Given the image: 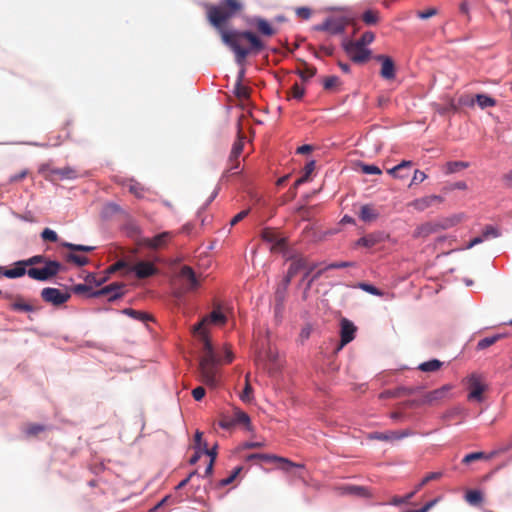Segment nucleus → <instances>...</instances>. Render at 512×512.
<instances>
[{"mask_svg":"<svg viewBox=\"0 0 512 512\" xmlns=\"http://www.w3.org/2000/svg\"><path fill=\"white\" fill-rule=\"evenodd\" d=\"M243 3L240 0H220L217 5L208 7L210 24L221 35L223 43L235 54V60L242 65L249 54H258L265 48L263 41L251 31L227 30L225 24L240 13Z\"/></svg>","mask_w":512,"mask_h":512,"instance_id":"f257e3e1","label":"nucleus"},{"mask_svg":"<svg viewBox=\"0 0 512 512\" xmlns=\"http://www.w3.org/2000/svg\"><path fill=\"white\" fill-rule=\"evenodd\" d=\"M221 362L220 359H200L199 373L201 381L211 388H216L219 384V370L217 365Z\"/></svg>","mask_w":512,"mask_h":512,"instance_id":"f03ea898","label":"nucleus"},{"mask_svg":"<svg viewBox=\"0 0 512 512\" xmlns=\"http://www.w3.org/2000/svg\"><path fill=\"white\" fill-rule=\"evenodd\" d=\"M62 269V264L55 260L47 261L43 267H31L27 275L37 281H47L56 276Z\"/></svg>","mask_w":512,"mask_h":512,"instance_id":"7ed1b4c3","label":"nucleus"},{"mask_svg":"<svg viewBox=\"0 0 512 512\" xmlns=\"http://www.w3.org/2000/svg\"><path fill=\"white\" fill-rule=\"evenodd\" d=\"M343 49L348 57L357 64H363L367 62L371 57V50L358 44L355 41H344Z\"/></svg>","mask_w":512,"mask_h":512,"instance_id":"20e7f679","label":"nucleus"},{"mask_svg":"<svg viewBox=\"0 0 512 512\" xmlns=\"http://www.w3.org/2000/svg\"><path fill=\"white\" fill-rule=\"evenodd\" d=\"M349 23L350 19L345 16H333L327 18L322 24L315 26V29L337 35L343 33Z\"/></svg>","mask_w":512,"mask_h":512,"instance_id":"39448f33","label":"nucleus"},{"mask_svg":"<svg viewBox=\"0 0 512 512\" xmlns=\"http://www.w3.org/2000/svg\"><path fill=\"white\" fill-rule=\"evenodd\" d=\"M262 460L265 462H278L280 464V468L283 471L289 472L292 468H304V465L294 463L287 458L279 457L271 454H263V453H253L246 457L247 461L253 460Z\"/></svg>","mask_w":512,"mask_h":512,"instance_id":"423d86ee","label":"nucleus"},{"mask_svg":"<svg viewBox=\"0 0 512 512\" xmlns=\"http://www.w3.org/2000/svg\"><path fill=\"white\" fill-rule=\"evenodd\" d=\"M454 225V222L446 220L444 223L439 222H426L416 227L413 232V238L415 239H425L429 237L431 234L437 233L440 230L447 229Z\"/></svg>","mask_w":512,"mask_h":512,"instance_id":"0eeeda50","label":"nucleus"},{"mask_svg":"<svg viewBox=\"0 0 512 512\" xmlns=\"http://www.w3.org/2000/svg\"><path fill=\"white\" fill-rule=\"evenodd\" d=\"M69 292H63L57 288L46 287L41 290V298L44 302L54 306H61L70 299Z\"/></svg>","mask_w":512,"mask_h":512,"instance_id":"6e6552de","label":"nucleus"},{"mask_svg":"<svg viewBox=\"0 0 512 512\" xmlns=\"http://www.w3.org/2000/svg\"><path fill=\"white\" fill-rule=\"evenodd\" d=\"M450 389L451 387L449 385H444L441 388L427 392L421 397V399L414 400L412 404L417 406L435 405L447 397V393Z\"/></svg>","mask_w":512,"mask_h":512,"instance_id":"1a4fd4ad","label":"nucleus"},{"mask_svg":"<svg viewBox=\"0 0 512 512\" xmlns=\"http://www.w3.org/2000/svg\"><path fill=\"white\" fill-rule=\"evenodd\" d=\"M3 298L11 301L9 308L13 311L30 313L38 310V307H36L31 302L26 301L22 295L4 293Z\"/></svg>","mask_w":512,"mask_h":512,"instance_id":"9d476101","label":"nucleus"},{"mask_svg":"<svg viewBox=\"0 0 512 512\" xmlns=\"http://www.w3.org/2000/svg\"><path fill=\"white\" fill-rule=\"evenodd\" d=\"M468 389L470 391L468 399L481 402L483 401V393L487 389V386L484 384L480 375L472 374L468 378Z\"/></svg>","mask_w":512,"mask_h":512,"instance_id":"9b49d317","label":"nucleus"},{"mask_svg":"<svg viewBox=\"0 0 512 512\" xmlns=\"http://www.w3.org/2000/svg\"><path fill=\"white\" fill-rule=\"evenodd\" d=\"M125 285L123 283L114 282L99 290L91 292L89 297L98 298L101 296H108L109 301H114L123 295Z\"/></svg>","mask_w":512,"mask_h":512,"instance_id":"f8f14e48","label":"nucleus"},{"mask_svg":"<svg viewBox=\"0 0 512 512\" xmlns=\"http://www.w3.org/2000/svg\"><path fill=\"white\" fill-rule=\"evenodd\" d=\"M316 263L309 264L304 257H292L291 264L288 268L289 276H295L300 270L305 269L306 272L303 275L302 282H304L310 275V273L317 268Z\"/></svg>","mask_w":512,"mask_h":512,"instance_id":"ddd939ff","label":"nucleus"},{"mask_svg":"<svg viewBox=\"0 0 512 512\" xmlns=\"http://www.w3.org/2000/svg\"><path fill=\"white\" fill-rule=\"evenodd\" d=\"M261 236L264 241L273 244L271 248V251L273 252L282 251L286 247V239L284 237H280L275 229L265 228L263 229Z\"/></svg>","mask_w":512,"mask_h":512,"instance_id":"4468645a","label":"nucleus"},{"mask_svg":"<svg viewBox=\"0 0 512 512\" xmlns=\"http://www.w3.org/2000/svg\"><path fill=\"white\" fill-rule=\"evenodd\" d=\"M340 347L347 345L355 338V333L357 331V327L350 320L343 318L340 322Z\"/></svg>","mask_w":512,"mask_h":512,"instance_id":"2eb2a0df","label":"nucleus"},{"mask_svg":"<svg viewBox=\"0 0 512 512\" xmlns=\"http://www.w3.org/2000/svg\"><path fill=\"white\" fill-rule=\"evenodd\" d=\"M129 271H133L137 278L144 279L155 275L157 273V268L151 262L140 261L131 266Z\"/></svg>","mask_w":512,"mask_h":512,"instance_id":"dca6fc26","label":"nucleus"},{"mask_svg":"<svg viewBox=\"0 0 512 512\" xmlns=\"http://www.w3.org/2000/svg\"><path fill=\"white\" fill-rule=\"evenodd\" d=\"M376 60L381 62L380 75L385 80H393L395 78V64L391 57L386 55L376 56Z\"/></svg>","mask_w":512,"mask_h":512,"instance_id":"f3484780","label":"nucleus"},{"mask_svg":"<svg viewBox=\"0 0 512 512\" xmlns=\"http://www.w3.org/2000/svg\"><path fill=\"white\" fill-rule=\"evenodd\" d=\"M386 238L387 235L384 232H373L358 239L356 245L363 246L366 248H372L377 244L384 242Z\"/></svg>","mask_w":512,"mask_h":512,"instance_id":"a211bd4d","label":"nucleus"},{"mask_svg":"<svg viewBox=\"0 0 512 512\" xmlns=\"http://www.w3.org/2000/svg\"><path fill=\"white\" fill-rule=\"evenodd\" d=\"M171 238V232H162L152 238L143 239V245L151 249H159L167 245Z\"/></svg>","mask_w":512,"mask_h":512,"instance_id":"6ab92c4d","label":"nucleus"},{"mask_svg":"<svg viewBox=\"0 0 512 512\" xmlns=\"http://www.w3.org/2000/svg\"><path fill=\"white\" fill-rule=\"evenodd\" d=\"M193 333L198 335L200 340L203 343V351L204 355L201 359H215L217 358L215 350L213 348V345L207 335V332L205 329H201L200 331H195V328L193 329Z\"/></svg>","mask_w":512,"mask_h":512,"instance_id":"aec40b11","label":"nucleus"},{"mask_svg":"<svg viewBox=\"0 0 512 512\" xmlns=\"http://www.w3.org/2000/svg\"><path fill=\"white\" fill-rule=\"evenodd\" d=\"M227 321L226 316L220 312L219 310H213L208 316L204 317L199 323L195 325V331H200L204 329V326L207 323H214L223 325Z\"/></svg>","mask_w":512,"mask_h":512,"instance_id":"412c9836","label":"nucleus"},{"mask_svg":"<svg viewBox=\"0 0 512 512\" xmlns=\"http://www.w3.org/2000/svg\"><path fill=\"white\" fill-rule=\"evenodd\" d=\"M412 166V161L403 160L398 165L394 166L391 169H388L387 172L394 178L406 179L410 175Z\"/></svg>","mask_w":512,"mask_h":512,"instance_id":"4be33fe9","label":"nucleus"},{"mask_svg":"<svg viewBox=\"0 0 512 512\" xmlns=\"http://www.w3.org/2000/svg\"><path fill=\"white\" fill-rule=\"evenodd\" d=\"M443 198L438 195H430L422 198H418L409 203V206L413 207L418 211H424L425 209L432 206L435 202L441 203Z\"/></svg>","mask_w":512,"mask_h":512,"instance_id":"5701e85b","label":"nucleus"},{"mask_svg":"<svg viewBox=\"0 0 512 512\" xmlns=\"http://www.w3.org/2000/svg\"><path fill=\"white\" fill-rule=\"evenodd\" d=\"M179 277L187 281L188 290H195L199 287V281L190 266H183L179 272Z\"/></svg>","mask_w":512,"mask_h":512,"instance_id":"b1692460","label":"nucleus"},{"mask_svg":"<svg viewBox=\"0 0 512 512\" xmlns=\"http://www.w3.org/2000/svg\"><path fill=\"white\" fill-rule=\"evenodd\" d=\"M25 263V260L17 261L13 268L4 269L3 275L9 279H15L24 276L28 271V266Z\"/></svg>","mask_w":512,"mask_h":512,"instance_id":"393cba45","label":"nucleus"},{"mask_svg":"<svg viewBox=\"0 0 512 512\" xmlns=\"http://www.w3.org/2000/svg\"><path fill=\"white\" fill-rule=\"evenodd\" d=\"M409 430L390 431L387 433L375 432L371 438L383 441L400 440L406 436L411 435Z\"/></svg>","mask_w":512,"mask_h":512,"instance_id":"a878e982","label":"nucleus"},{"mask_svg":"<svg viewBox=\"0 0 512 512\" xmlns=\"http://www.w3.org/2000/svg\"><path fill=\"white\" fill-rule=\"evenodd\" d=\"M379 216V211L373 205L365 204L360 208L359 218L364 222H373L377 220Z\"/></svg>","mask_w":512,"mask_h":512,"instance_id":"bb28decb","label":"nucleus"},{"mask_svg":"<svg viewBox=\"0 0 512 512\" xmlns=\"http://www.w3.org/2000/svg\"><path fill=\"white\" fill-rule=\"evenodd\" d=\"M253 24L257 31L264 36L271 37L276 33V30L271 26V24L263 18H255L253 20Z\"/></svg>","mask_w":512,"mask_h":512,"instance_id":"cd10ccee","label":"nucleus"},{"mask_svg":"<svg viewBox=\"0 0 512 512\" xmlns=\"http://www.w3.org/2000/svg\"><path fill=\"white\" fill-rule=\"evenodd\" d=\"M233 420L235 425L242 424L246 426L248 430L252 429L249 415L240 409L234 411Z\"/></svg>","mask_w":512,"mask_h":512,"instance_id":"c85d7f7f","label":"nucleus"},{"mask_svg":"<svg viewBox=\"0 0 512 512\" xmlns=\"http://www.w3.org/2000/svg\"><path fill=\"white\" fill-rule=\"evenodd\" d=\"M51 174L57 176L59 179H74L77 177V172L71 167L57 168L51 170Z\"/></svg>","mask_w":512,"mask_h":512,"instance_id":"c756f323","label":"nucleus"},{"mask_svg":"<svg viewBox=\"0 0 512 512\" xmlns=\"http://www.w3.org/2000/svg\"><path fill=\"white\" fill-rule=\"evenodd\" d=\"M286 291H287V287H284L282 285H279L275 291V301H276L275 313L276 314L280 313L283 309V303L285 301Z\"/></svg>","mask_w":512,"mask_h":512,"instance_id":"7c9ffc66","label":"nucleus"},{"mask_svg":"<svg viewBox=\"0 0 512 512\" xmlns=\"http://www.w3.org/2000/svg\"><path fill=\"white\" fill-rule=\"evenodd\" d=\"M315 169V161H309L304 167V174L294 182V188H298L309 180L311 173Z\"/></svg>","mask_w":512,"mask_h":512,"instance_id":"2f4dec72","label":"nucleus"},{"mask_svg":"<svg viewBox=\"0 0 512 512\" xmlns=\"http://www.w3.org/2000/svg\"><path fill=\"white\" fill-rule=\"evenodd\" d=\"M123 313L133 319L146 322L148 320H152V316L143 311L134 310L131 308H126L123 310Z\"/></svg>","mask_w":512,"mask_h":512,"instance_id":"473e14b6","label":"nucleus"},{"mask_svg":"<svg viewBox=\"0 0 512 512\" xmlns=\"http://www.w3.org/2000/svg\"><path fill=\"white\" fill-rule=\"evenodd\" d=\"M475 101L481 109L494 107L496 105V100L486 94H477Z\"/></svg>","mask_w":512,"mask_h":512,"instance_id":"72a5a7b5","label":"nucleus"},{"mask_svg":"<svg viewBox=\"0 0 512 512\" xmlns=\"http://www.w3.org/2000/svg\"><path fill=\"white\" fill-rule=\"evenodd\" d=\"M503 337H504L503 334H496V335H493L490 337H485L477 343V349L478 350L486 349V348L492 346L493 344H495L497 341H499Z\"/></svg>","mask_w":512,"mask_h":512,"instance_id":"f704fd0d","label":"nucleus"},{"mask_svg":"<svg viewBox=\"0 0 512 512\" xmlns=\"http://www.w3.org/2000/svg\"><path fill=\"white\" fill-rule=\"evenodd\" d=\"M380 19L379 12L375 10H367L362 15V20L367 25H375Z\"/></svg>","mask_w":512,"mask_h":512,"instance_id":"c9c22d12","label":"nucleus"},{"mask_svg":"<svg viewBox=\"0 0 512 512\" xmlns=\"http://www.w3.org/2000/svg\"><path fill=\"white\" fill-rule=\"evenodd\" d=\"M465 499L471 505H479L483 500V496L478 490H469L465 495Z\"/></svg>","mask_w":512,"mask_h":512,"instance_id":"e433bc0d","label":"nucleus"},{"mask_svg":"<svg viewBox=\"0 0 512 512\" xmlns=\"http://www.w3.org/2000/svg\"><path fill=\"white\" fill-rule=\"evenodd\" d=\"M441 366H442V363L439 360L433 359V360L421 363L419 365V369L424 372H434V371H437L438 369H440Z\"/></svg>","mask_w":512,"mask_h":512,"instance_id":"4c0bfd02","label":"nucleus"},{"mask_svg":"<svg viewBox=\"0 0 512 512\" xmlns=\"http://www.w3.org/2000/svg\"><path fill=\"white\" fill-rule=\"evenodd\" d=\"M240 398L243 402L249 403L253 399V389L249 383V374L246 375L245 378V387L243 392L240 395Z\"/></svg>","mask_w":512,"mask_h":512,"instance_id":"58836bf2","label":"nucleus"},{"mask_svg":"<svg viewBox=\"0 0 512 512\" xmlns=\"http://www.w3.org/2000/svg\"><path fill=\"white\" fill-rule=\"evenodd\" d=\"M304 68L303 69H297L296 73L301 77L303 80H308L312 78L316 74V68L309 66L307 63H303Z\"/></svg>","mask_w":512,"mask_h":512,"instance_id":"ea45409f","label":"nucleus"},{"mask_svg":"<svg viewBox=\"0 0 512 512\" xmlns=\"http://www.w3.org/2000/svg\"><path fill=\"white\" fill-rule=\"evenodd\" d=\"M348 491L350 493L355 494V495L360 496V497L370 498V497L373 496L371 491L368 488L363 487V486H350L348 488Z\"/></svg>","mask_w":512,"mask_h":512,"instance_id":"a19ab883","label":"nucleus"},{"mask_svg":"<svg viewBox=\"0 0 512 512\" xmlns=\"http://www.w3.org/2000/svg\"><path fill=\"white\" fill-rule=\"evenodd\" d=\"M245 136L239 131L237 140L234 142L231 152L233 155H241L244 147Z\"/></svg>","mask_w":512,"mask_h":512,"instance_id":"79ce46f5","label":"nucleus"},{"mask_svg":"<svg viewBox=\"0 0 512 512\" xmlns=\"http://www.w3.org/2000/svg\"><path fill=\"white\" fill-rule=\"evenodd\" d=\"M305 94V88L300 86L298 83H295L290 92L288 93V98L292 97L296 100H301Z\"/></svg>","mask_w":512,"mask_h":512,"instance_id":"37998d69","label":"nucleus"},{"mask_svg":"<svg viewBox=\"0 0 512 512\" xmlns=\"http://www.w3.org/2000/svg\"><path fill=\"white\" fill-rule=\"evenodd\" d=\"M61 245L65 248L72 250V251L92 252L95 249V247H93V246L78 245V244H73V243H69V242H63Z\"/></svg>","mask_w":512,"mask_h":512,"instance_id":"c03bdc74","label":"nucleus"},{"mask_svg":"<svg viewBox=\"0 0 512 512\" xmlns=\"http://www.w3.org/2000/svg\"><path fill=\"white\" fill-rule=\"evenodd\" d=\"M67 261L75 263L78 266H85L89 263V259L85 256H80L74 253H70L66 256Z\"/></svg>","mask_w":512,"mask_h":512,"instance_id":"a18cd8bd","label":"nucleus"},{"mask_svg":"<svg viewBox=\"0 0 512 512\" xmlns=\"http://www.w3.org/2000/svg\"><path fill=\"white\" fill-rule=\"evenodd\" d=\"M128 191L135 195L137 198L143 197L144 188L142 185L135 181H130L128 184Z\"/></svg>","mask_w":512,"mask_h":512,"instance_id":"49530a36","label":"nucleus"},{"mask_svg":"<svg viewBox=\"0 0 512 512\" xmlns=\"http://www.w3.org/2000/svg\"><path fill=\"white\" fill-rule=\"evenodd\" d=\"M47 261H50V259H48L46 256L44 255H35V256H32L28 259H25V264H27V266L29 268L31 267H34V265H37V264H45Z\"/></svg>","mask_w":512,"mask_h":512,"instance_id":"de8ad7c7","label":"nucleus"},{"mask_svg":"<svg viewBox=\"0 0 512 512\" xmlns=\"http://www.w3.org/2000/svg\"><path fill=\"white\" fill-rule=\"evenodd\" d=\"M447 173H455L461 169L467 168L468 163L463 161H453L447 163Z\"/></svg>","mask_w":512,"mask_h":512,"instance_id":"09e8293b","label":"nucleus"},{"mask_svg":"<svg viewBox=\"0 0 512 512\" xmlns=\"http://www.w3.org/2000/svg\"><path fill=\"white\" fill-rule=\"evenodd\" d=\"M439 10L436 7H429L423 11H417L416 15L418 18L422 20H427L433 16L438 15Z\"/></svg>","mask_w":512,"mask_h":512,"instance_id":"8fccbe9b","label":"nucleus"},{"mask_svg":"<svg viewBox=\"0 0 512 512\" xmlns=\"http://www.w3.org/2000/svg\"><path fill=\"white\" fill-rule=\"evenodd\" d=\"M45 429L44 425L33 423L26 427L25 432L28 436H37L39 433L45 431Z\"/></svg>","mask_w":512,"mask_h":512,"instance_id":"3c124183","label":"nucleus"},{"mask_svg":"<svg viewBox=\"0 0 512 512\" xmlns=\"http://www.w3.org/2000/svg\"><path fill=\"white\" fill-rule=\"evenodd\" d=\"M374 39H375V34L371 31H366L355 42L366 47L367 45L371 44L374 41Z\"/></svg>","mask_w":512,"mask_h":512,"instance_id":"603ef678","label":"nucleus"},{"mask_svg":"<svg viewBox=\"0 0 512 512\" xmlns=\"http://www.w3.org/2000/svg\"><path fill=\"white\" fill-rule=\"evenodd\" d=\"M241 470H242V467H240V466L236 467L233 470V472L231 473V475L226 477V478H224V479H222V480H220L218 485L220 487H224V486H227V485L231 484L236 479V477L239 475Z\"/></svg>","mask_w":512,"mask_h":512,"instance_id":"864d4df0","label":"nucleus"},{"mask_svg":"<svg viewBox=\"0 0 512 512\" xmlns=\"http://www.w3.org/2000/svg\"><path fill=\"white\" fill-rule=\"evenodd\" d=\"M415 494H416V491H412V492H410L407 495L402 496V497L395 496V497L392 498L390 504L395 505V506H399V505L408 503L409 500L412 499Z\"/></svg>","mask_w":512,"mask_h":512,"instance_id":"5fc2aeb1","label":"nucleus"},{"mask_svg":"<svg viewBox=\"0 0 512 512\" xmlns=\"http://www.w3.org/2000/svg\"><path fill=\"white\" fill-rule=\"evenodd\" d=\"M486 457V454L484 452H473V453H470V454H467L462 462L464 464H470L476 460H481V459H484Z\"/></svg>","mask_w":512,"mask_h":512,"instance_id":"6e6d98bb","label":"nucleus"},{"mask_svg":"<svg viewBox=\"0 0 512 512\" xmlns=\"http://www.w3.org/2000/svg\"><path fill=\"white\" fill-rule=\"evenodd\" d=\"M354 266H355L354 262L340 261V262H334V263L326 265L324 267V270L327 271L330 269H341V268H348V267H354Z\"/></svg>","mask_w":512,"mask_h":512,"instance_id":"4d7b16f0","label":"nucleus"},{"mask_svg":"<svg viewBox=\"0 0 512 512\" xmlns=\"http://www.w3.org/2000/svg\"><path fill=\"white\" fill-rule=\"evenodd\" d=\"M41 237L44 241L49 242H57L58 241V235L55 231L51 230L50 228H45L42 233Z\"/></svg>","mask_w":512,"mask_h":512,"instance_id":"13d9d810","label":"nucleus"},{"mask_svg":"<svg viewBox=\"0 0 512 512\" xmlns=\"http://www.w3.org/2000/svg\"><path fill=\"white\" fill-rule=\"evenodd\" d=\"M325 272L324 268L322 269H319L316 273H314L313 275H311V278L307 281V284H306V288H305V291H304V294H303V298L305 299L306 298V294L307 292L310 290V288L312 287V284L317 280L319 279V277Z\"/></svg>","mask_w":512,"mask_h":512,"instance_id":"bf43d9fd","label":"nucleus"},{"mask_svg":"<svg viewBox=\"0 0 512 512\" xmlns=\"http://www.w3.org/2000/svg\"><path fill=\"white\" fill-rule=\"evenodd\" d=\"M129 268H130V266L128 265V263L126 261L119 260V261L115 262L114 264H112L111 266H109V268L107 269V272L114 273L121 269H127L129 271Z\"/></svg>","mask_w":512,"mask_h":512,"instance_id":"052dcab7","label":"nucleus"},{"mask_svg":"<svg viewBox=\"0 0 512 512\" xmlns=\"http://www.w3.org/2000/svg\"><path fill=\"white\" fill-rule=\"evenodd\" d=\"M426 178H427V175L425 174V172H423L421 170H415L412 180L409 184V187L419 184V183H422Z\"/></svg>","mask_w":512,"mask_h":512,"instance_id":"680f3d73","label":"nucleus"},{"mask_svg":"<svg viewBox=\"0 0 512 512\" xmlns=\"http://www.w3.org/2000/svg\"><path fill=\"white\" fill-rule=\"evenodd\" d=\"M360 288L362 290H364L365 292H368L372 295H375V296H382L383 295V292L381 290H379L377 287L371 285V284H368V283H361L360 284Z\"/></svg>","mask_w":512,"mask_h":512,"instance_id":"e2e57ef3","label":"nucleus"},{"mask_svg":"<svg viewBox=\"0 0 512 512\" xmlns=\"http://www.w3.org/2000/svg\"><path fill=\"white\" fill-rule=\"evenodd\" d=\"M235 94L238 98L247 99L249 97V88L238 83L235 88Z\"/></svg>","mask_w":512,"mask_h":512,"instance_id":"0e129e2a","label":"nucleus"},{"mask_svg":"<svg viewBox=\"0 0 512 512\" xmlns=\"http://www.w3.org/2000/svg\"><path fill=\"white\" fill-rule=\"evenodd\" d=\"M339 82L340 81L337 76H329L324 79L323 85L325 89L329 90L337 86Z\"/></svg>","mask_w":512,"mask_h":512,"instance_id":"69168bd1","label":"nucleus"},{"mask_svg":"<svg viewBox=\"0 0 512 512\" xmlns=\"http://www.w3.org/2000/svg\"><path fill=\"white\" fill-rule=\"evenodd\" d=\"M361 170L365 174H376V175H379V174L382 173L381 169L378 166H376V165L363 164L361 166Z\"/></svg>","mask_w":512,"mask_h":512,"instance_id":"338daca9","label":"nucleus"},{"mask_svg":"<svg viewBox=\"0 0 512 512\" xmlns=\"http://www.w3.org/2000/svg\"><path fill=\"white\" fill-rule=\"evenodd\" d=\"M482 235L485 239H489L491 237L495 238L499 236V232L493 226H486L482 232Z\"/></svg>","mask_w":512,"mask_h":512,"instance_id":"774afa93","label":"nucleus"}]
</instances>
